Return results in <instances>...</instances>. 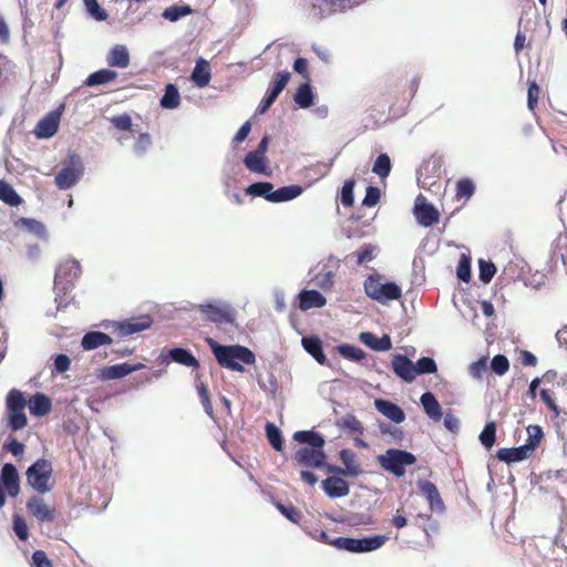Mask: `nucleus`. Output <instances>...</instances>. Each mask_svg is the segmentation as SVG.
Wrapping results in <instances>:
<instances>
[{"instance_id": "72a5a7b5", "label": "nucleus", "mask_w": 567, "mask_h": 567, "mask_svg": "<svg viewBox=\"0 0 567 567\" xmlns=\"http://www.w3.org/2000/svg\"><path fill=\"white\" fill-rule=\"evenodd\" d=\"M117 78V72L110 69H101L91 73L84 81L86 86H96L110 83Z\"/></svg>"}, {"instance_id": "f8f14e48", "label": "nucleus", "mask_w": 567, "mask_h": 567, "mask_svg": "<svg viewBox=\"0 0 567 567\" xmlns=\"http://www.w3.org/2000/svg\"><path fill=\"white\" fill-rule=\"evenodd\" d=\"M82 274L81 265L75 259H66L61 262L55 271V282L58 285L65 282L63 289H68L73 286L74 280L80 278Z\"/></svg>"}, {"instance_id": "20e7f679", "label": "nucleus", "mask_w": 567, "mask_h": 567, "mask_svg": "<svg viewBox=\"0 0 567 567\" xmlns=\"http://www.w3.org/2000/svg\"><path fill=\"white\" fill-rule=\"evenodd\" d=\"M528 439L524 445L517 447H503L496 453L499 461L507 464L524 461L533 454L543 437V430L539 425L527 426Z\"/></svg>"}, {"instance_id": "864d4df0", "label": "nucleus", "mask_w": 567, "mask_h": 567, "mask_svg": "<svg viewBox=\"0 0 567 567\" xmlns=\"http://www.w3.org/2000/svg\"><path fill=\"white\" fill-rule=\"evenodd\" d=\"M340 426L359 434H362L364 430L362 423L352 414L343 416L340 421Z\"/></svg>"}, {"instance_id": "6ab92c4d", "label": "nucleus", "mask_w": 567, "mask_h": 567, "mask_svg": "<svg viewBox=\"0 0 567 567\" xmlns=\"http://www.w3.org/2000/svg\"><path fill=\"white\" fill-rule=\"evenodd\" d=\"M340 460L344 468L332 467L331 471L346 476H359L362 473L360 464L357 462V455L351 450H341Z\"/></svg>"}, {"instance_id": "5fc2aeb1", "label": "nucleus", "mask_w": 567, "mask_h": 567, "mask_svg": "<svg viewBox=\"0 0 567 567\" xmlns=\"http://www.w3.org/2000/svg\"><path fill=\"white\" fill-rule=\"evenodd\" d=\"M276 507L278 511L290 522L298 524L301 518V512L296 508L293 505H284L281 503H277Z\"/></svg>"}, {"instance_id": "7ed1b4c3", "label": "nucleus", "mask_w": 567, "mask_h": 567, "mask_svg": "<svg viewBox=\"0 0 567 567\" xmlns=\"http://www.w3.org/2000/svg\"><path fill=\"white\" fill-rule=\"evenodd\" d=\"M363 288L369 298L382 305L402 297L401 287L395 282L384 281V277L380 274L369 275L363 282Z\"/></svg>"}, {"instance_id": "a211bd4d", "label": "nucleus", "mask_w": 567, "mask_h": 567, "mask_svg": "<svg viewBox=\"0 0 567 567\" xmlns=\"http://www.w3.org/2000/svg\"><path fill=\"white\" fill-rule=\"evenodd\" d=\"M392 370L396 377L411 383L415 380L414 362L406 355L395 354L392 359Z\"/></svg>"}, {"instance_id": "8fccbe9b", "label": "nucleus", "mask_w": 567, "mask_h": 567, "mask_svg": "<svg viewBox=\"0 0 567 567\" xmlns=\"http://www.w3.org/2000/svg\"><path fill=\"white\" fill-rule=\"evenodd\" d=\"M478 277L483 284H488L496 274V266L492 261L478 260Z\"/></svg>"}, {"instance_id": "f3484780", "label": "nucleus", "mask_w": 567, "mask_h": 567, "mask_svg": "<svg viewBox=\"0 0 567 567\" xmlns=\"http://www.w3.org/2000/svg\"><path fill=\"white\" fill-rule=\"evenodd\" d=\"M417 487L420 492L425 496L426 501L432 511L442 513L445 509L444 502L440 495V492L434 483L429 480H419Z\"/></svg>"}, {"instance_id": "6e6552de", "label": "nucleus", "mask_w": 567, "mask_h": 567, "mask_svg": "<svg viewBox=\"0 0 567 567\" xmlns=\"http://www.w3.org/2000/svg\"><path fill=\"white\" fill-rule=\"evenodd\" d=\"M83 175V165L78 155L70 156L69 162L55 175L54 182L59 189L73 187Z\"/></svg>"}, {"instance_id": "052dcab7", "label": "nucleus", "mask_w": 567, "mask_h": 567, "mask_svg": "<svg viewBox=\"0 0 567 567\" xmlns=\"http://www.w3.org/2000/svg\"><path fill=\"white\" fill-rule=\"evenodd\" d=\"M539 94L540 89L538 84L535 81L530 82L527 91V105L530 111H534L537 106Z\"/></svg>"}, {"instance_id": "39448f33", "label": "nucleus", "mask_w": 567, "mask_h": 567, "mask_svg": "<svg viewBox=\"0 0 567 567\" xmlns=\"http://www.w3.org/2000/svg\"><path fill=\"white\" fill-rule=\"evenodd\" d=\"M377 461L384 471L402 477L405 474V467L415 464L416 457L408 451L389 449L384 454L378 455Z\"/></svg>"}, {"instance_id": "a18cd8bd", "label": "nucleus", "mask_w": 567, "mask_h": 567, "mask_svg": "<svg viewBox=\"0 0 567 567\" xmlns=\"http://www.w3.org/2000/svg\"><path fill=\"white\" fill-rule=\"evenodd\" d=\"M415 377L420 374H432L437 371L436 362L430 357H422L414 363Z\"/></svg>"}, {"instance_id": "4c0bfd02", "label": "nucleus", "mask_w": 567, "mask_h": 567, "mask_svg": "<svg viewBox=\"0 0 567 567\" xmlns=\"http://www.w3.org/2000/svg\"><path fill=\"white\" fill-rule=\"evenodd\" d=\"M274 185L269 182H257L250 184L246 189V194L254 197H264L270 202V195L272 194Z\"/></svg>"}, {"instance_id": "dca6fc26", "label": "nucleus", "mask_w": 567, "mask_h": 567, "mask_svg": "<svg viewBox=\"0 0 567 567\" xmlns=\"http://www.w3.org/2000/svg\"><path fill=\"white\" fill-rule=\"evenodd\" d=\"M60 118L61 112L59 110H54L48 113L44 117H42L34 128V134L37 135V137H52L59 130Z\"/></svg>"}, {"instance_id": "f257e3e1", "label": "nucleus", "mask_w": 567, "mask_h": 567, "mask_svg": "<svg viewBox=\"0 0 567 567\" xmlns=\"http://www.w3.org/2000/svg\"><path fill=\"white\" fill-rule=\"evenodd\" d=\"M216 361L223 368L236 372H244L245 368L241 363L252 365L256 362L254 352L247 347L240 344L223 346L212 338L206 340Z\"/></svg>"}, {"instance_id": "e2e57ef3", "label": "nucleus", "mask_w": 567, "mask_h": 567, "mask_svg": "<svg viewBox=\"0 0 567 567\" xmlns=\"http://www.w3.org/2000/svg\"><path fill=\"white\" fill-rule=\"evenodd\" d=\"M380 189L378 187L369 186L362 200V205L367 207L375 206L380 200Z\"/></svg>"}, {"instance_id": "69168bd1", "label": "nucleus", "mask_w": 567, "mask_h": 567, "mask_svg": "<svg viewBox=\"0 0 567 567\" xmlns=\"http://www.w3.org/2000/svg\"><path fill=\"white\" fill-rule=\"evenodd\" d=\"M13 530H14L16 535L21 540L28 539V537H29V528H28V525H27L25 520L22 517H20V516L14 517V519H13Z\"/></svg>"}, {"instance_id": "4be33fe9", "label": "nucleus", "mask_w": 567, "mask_h": 567, "mask_svg": "<svg viewBox=\"0 0 567 567\" xmlns=\"http://www.w3.org/2000/svg\"><path fill=\"white\" fill-rule=\"evenodd\" d=\"M109 66L125 69L130 65L128 50L123 44L114 45L106 55Z\"/></svg>"}, {"instance_id": "37998d69", "label": "nucleus", "mask_w": 567, "mask_h": 567, "mask_svg": "<svg viewBox=\"0 0 567 567\" xmlns=\"http://www.w3.org/2000/svg\"><path fill=\"white\" fill-rule=\"evenodd\" d=\"M392 169V163L388 154H380L373 163L372 172L381 178H385L390 175Z\"/></svg>"}, {"instance_id": "393cba45", "label": "nucleus", "mask_w": 567, "mask_h": 567, "mask_svg": "<svg viewBox=\"0 0 567 567\" xmlns=\"http://www.w3.org/2000/svg\"><path fill=\"white\" fill-rule=\"evenodd\" d=\"M360 341L374 351H389L392 348V341L388 334L378 338L372 332H361Z\"/></svg>"}, {"instance_id": "680f3d73", "label": "nucleus", "mask_w": 567, "mask_h": 567, "mask_svg": "<svg viewBox=\"0 0 567 567\" xmlns=\"http://www.w3.org/2000/svg\"><path fill=\"white\" fill-rule=\"evenodd\" d=\"M290 73L288 71H281L278 72L271 83V87L274 91L278 92L279 94L284 91L286 85L288 84L290 80Z\"/></svg>"}, {"instance_id": "49530a36", "label": "nucleus", "mask_w": 567, "mask_h": 567, "mask_svg": "<svg viewBox=\"0 0 567 567\" xmlns=\"http://www.w3.org/2000/svg\"><path fill=\"white\" fill-rule=\"evenodd\" d=\"M480 441L483 446L491 449L496 441V423L494 421L487 422L480 434Z\"/></svg>"}, {"instance_id": "7c9ffc66", "label": "nucleus", "mask_w": 567, "mask_h": 567, "mask_svg": "<svg viewBox=\"0 0 567 567\" xmlns=\"http://www.w3.org/2000/svg\"><path fill=\"white\" fill-rule=\"evenodd\" d=\"M302 193V187L299 185H289L280 187L276 190L272 189L270 195L271 203H281L295 199Z\"/></svg>"}, {"instance_id": "bb28decb", "label": "nucleus", "mask_w": 567, "mask_h": 567, "mask_svg": "<svg viewBox=\"0 0 567 567\" xmlns=\"http://www.w3.org/2000/svg\"><path fill=\"white\" fill-rule=\"evenodd\" d=\"M375 406L380 413L395 423H401L405 419L403 410L395 403L380 399L375 401Z\"/></svg>"}, {"instance_id": "e433bc0d", "label": "nucleus", "mask_w": 567, "mask_h": 567, "mask_svg": "<svg viewBox=\"0 0 567 567\" xmlns=\"http://www.w3.org/2000/svg\"><path fill=\"white\" fill-rule=\"evenodd\" d=\"M293 439L303 444H308V447H323L324 440L321 434L313 431H298L293 434Z\"/></svg>"}, {"instance_id": "774afa93", "label": "nucleus", "mask_w": 567, "mask_h": 567, "mask_svg": "<svg viewBox=\"0 0 567 567\" xmlns=\"http://www.w3.org/2000/svg\"><path fill=\"white\" fill-rule=\"evenodd\" d=\"M71 360L66 354H58L54 359V369L58 373H64L70 369Z\"/></svg>"}, {"instance_id": "c9c22d12", "label": "nucleus", "mask_w": 567, "mask_h": 567, "mask_svg": "<svg viewBox=\"0 0 567 567\" xmlns=\"http://www.w3.org/2000/svg\"><path fill=\"white\" fill-rule=\"evenodd\" d=\"M169 357L173 361L181 363L185 367L198 368V360L186 349L174 348L169 351Z\"/></svg>"}, {"instance_id": "1a4fd4ad", "label": "nucleus", "mask_w": 567, "mask_h": 567, "mask_svg": "<svg viewBox=\"0 0 567 567\" xmlns=\"http://www.w3.org/2000/svg\"><path fill=\"white\" fill-rule=\"evenodd\" d=\"M197 310L206 320L216 324L234 323L235 321V313L233 309L227 305L207 302L198 305Z\"/></svg>"}, {"instance_id": "ea45409f", "label": "nucleus", "mask_w": 567, "mask_h": 567, "mask_svg": "<svg viewBox=\"0 0 567 567\" xmlns=\"http://www.w3.org/2000/svg\"><path fill=\"white\" fill-rule=\"evenodd\" d=\"M0 200L10 206H18L22 202L14 188L4 181H0Z\"/></svg>"}, {"instance_id": "a19ab883", "label": "nucleus", "mask_w": 567, "mask_h": 567, "mask_svg": "<svg viewBox=\"0 0 567 567\" xmlns=\"http://www.w3.org/2000/svg\"><path fill=\"white\" fill-rule=\"evenodd\" d=\"M386 540H388V537L383 536V535H375V536H371V537L360 538V539H358V543H360L358 545L359 551L365 553V551L377 550L380 547H382Z\"/></svg>"}, {"instance_id": "423d86ee", "label": "nucleus", "mask_w": 567, "mask_h": 567, "mask_svg": "<svg viewBox=\"0 0 567 567\" xmlns=\"http://www.w3.org/2000/svg\"><path fill=\"white\" fill-rule=\"evenodd\" d=\"M52 474L53 467L51 462L45 458H39L27 470V482L38 493L44 494L53 487Z\"/></svg>"}, {"instance_id": "473e14b6", "label": "nucleus", "mask_w": 567, "mask_h": 567, "mask_svg": "<svg viewBox=\"0 0 567 567\" xmlns=\"http://www.w3.org/2000/svg\"><path fill=\"white\" fill-rule=\"evenodd\" d=\"M244 164L250 172L268 174L266 156H262L254 151L247 153L244 158Z\"/></svg>"}, {"instance_id": "a878e982", "label": "nucleus", "mask_w": 567, "mask_h": 567, "mask_svg": "<svg viewBox=\"0 0 567 567\" xmlns=\"http://www.w3.org/2000/svg\"><path fill=\"white\" fill-rule=\"evenodd\" d=\"M1 477L9 495L17 496L20 486L16 466L10 463L4 464L1 471Z\"/></svg>"}, {"instance_id": "c756f323", "label": "nucleus", "mask_w": 567, "mask_h": 567, "mask_svg": "<svg viewBox=\"0 0 567 567\" xmlns=\"http://www.w3.org/2000/svg\"><path fill=\"white\" fill-rule=\"evenodd\" d=\"M159 105L166 110H174L181 105V94L175 84L168 83L165 86V92L161 97Z\"/></svg>"}, {"instance_id": "6e6d98bb", "label": "nucleus", "mask_w": 567, "mask_h": 567, "mask_svg": "<svg viewBox=\"0 0 567 567\" xmlns=\"http://www.w3.org/2000/svg\"><path fill=\"white\" fill-rule=\"evenodd\" d=\"M87 12L97 21H104L107 18V13L102 9L97 0H83Z\"/></svg>"}, {"instance_id": "58836bf2", "label": "nucleus", "mask_w": 567, "mask_h": 567, "mask_svg": "<svg viewBox=\"0 0 567 567\" xmlns=\"http://www.w3.org/2000/svg\"><path fill=\"white\" fill-rule=\"evenodd\" d=\"M193 12L194 10L188 4L171 6L163 11L162 17L171 22H176L177 20L189 16Z\"/></svg>"}, {"instance_id": "0e129e2a", "label": "nucleus", "mask_w": 567, "mask_h": 567, "mask_svg": "<svg viewBox=\"0 0 567 567\" xmlns=\"http://www.w3.org/2000/svg\"><path fill=\"white\" fill-rule=\"evenodd\" d=\"M487 371V358L483 357L470 365V373L473 378L482 379Z\"/></svg>"}, {"instance_id": "2f4dec72", "label": "nucleus", "mask_w": 567, "mask_h": 567, "mask_svg": "<svg viewBox=\"0 0 567 567\" xmlns=\"http://www.w3.org/2000/svg\"><path fill=\"white\" fill-rule=\"evenodd\" d=\"M302 346L305 350L311 354L320 364H323L327 361V358L322 351V342L318 337H303Z\"/></svg>"}, {"instance_id": "5701e85b", "label": "nucleus", "mask_w": 567, "mask_h": 567, "mask_svg": "<svg viewBox=\"0 0 567 567\" xmlns=\"http://www.w3.org/2000/svg\"><path fill=\"white\" fill-rule=\"evenodd\" d=\"M212 79L210 74V65L208 61L203 58H199L196 61V65L192 72L190 80L198 86L205 87L209 84Z\"/></svg>"}, {"instance_id": "f03ea898", "label": "nucleus", "mask_w": 567, "mask_h": 567, "mask_svg": "<svg viewBox=\"0 0 567 567\" xmlns=\"http://www.w3.org/2000/svg\"><path fill=\"white\" fill-rule=\"evenodd\" d=\"M364 0H302L300 3L303 14L312 21H321L336 13L350 10Z\"/></svg>"}, {"instance_id": "09e8293b", "label": "nucleus", "mask_w": 567, "mask_h": 567, "mask_svg": "<svg viewBox=\"0 0 567 567\" xmlns=\"http://www.w3.org/2000/svg\"><path fill=\"white\" fill-rule=\"evenodd\" d=\"M359 544L358 538L350 537H337L331 542V546L350 553H360L358 547Z\"/></svg>"}, {"instance_id": "aec40b11", "label": "nucleus", "mask_w": 567, "mask_h": 567, "mask_svg": "<svg viewBox=\"0 0 567 567\" xmlns=\"http://www.w3.org/2000/svg\"><path fill=\"white\" fill-rule=\"evenodd\" d=\"M322 488L331 498L347 496L350 492L349 484L346 480L338 476H329L322 481Z\"/></svg>"}, {"instance_id": "de8ad7c7", "label": "nucleus", "mask_w": 567, "mask_h": 567, "mask_svg": "<svg viewBox=\"0 0 567 567\" xmlns=\"http://www.w3.org/2000/svg\"><path fill=\"white\" fill-rule=\"evenodd\" d=\"M338 351L343 358L351 361H361L365 357V352L361 348L351 344H341L338 347Z\"/></svg>"}, {"instance_id": "412c9836", "label": "nucleus", "mask_w": 567, "mask_h": 567, "mask_svg": "<svg viewBox=\"0 0 567 567\" xmlns=\"http://www.w3.org/2000/svg\"><path fill=\"white\" fill-rule=\"evenodd\" d=\"M299 299V308L302 311H307L312 308H322L327 303L326 297L320 293L318 290L310 289V290H302L298 295Z\"/></svg>"}, {"instance_id": "0eeeda50", "label": "nucleus", "mask_w": 567, "mask_h": 567, "mask_svg": "<svg viewBox=\"0 0 567 567\" xmlns=\"http://www.w3.org/2000/svg\"><path fill=\"white\" fill-rule=\"evenodd\" d=\"M25 405L27 400L21 391L12 389L8 393L6 400V408L8 415V425L11 430L18 431L27 425L28 420L24 413Z\"/></svg>"}, {"instance_id": "bf43d9fd", "label": "nucleus", "mask_w": 567, "mask_h": 567, "mask_svg": "<svg viewBox=\"0 0 567 567\" xmlns=\"http://www.w3.org/2000/svg\"><path fill=\"white\" fill-rule=\"evenodd\" d=\"M110 121L120 131H130L132 128V118L126 113L114 115Z\"/></svg>"}, {"instance_id": "9b49d317", "label": "nucleus", "mask_w": 567, "mask_h": 567, "mask_svg": "<svg viewBox=\"0 0 567 567\" xmlns=\"http://www.w3.org/2000/svg\"><path fill=\"white\" fill-rule=\"evenodd\" d=\"M153 320L150 316H141L135 318H130L123 321H114L111 324L113 333L118 337H127L141 331L148 329L152 324Z\"/></svg>"}, {"instance_id": "4468645a", "label": "nucleus", "mask_w": 567, "mask_h": 567, "mask_svg": "<svg viewBox=\"0 0 567 567\" xmlns=\"http://www.w3.org/2000/svg\"><path fill=\"white\" fill-rule=\"evenodd\" d=\"M299 465L320 468L326 463V454L322 447H301L295 454Z\"/></svg>"}, {"instance_id": "338daca9", "label": "nucleus", "mask_w": 567, "mask_h": 567, "mask_svg": "<svg viewBox=\"0 0 567 567\" xmlns=\"http://www.w3.org/2000/svg\"><path fill=\"white\" fill-rule=\"evenodd\" d=\"M32 567H53L52 561L48 558L45 551L35 550L32 554Z\"/></svg>"}, {"instance_id": "cd10ccee", "label": "nucleus", "mask_w": 567, "mask_h": 567, "mask_svg": "<svg viewBox=\"0 0 567 567\" xmlns=\"http://www.w3.org/2000/svg\"><path fill=\"white\" fill-rule=\"evenodd\" d=\"M28 403L30 412L34 416L47 415L52 408L51 400L43 393H35Z\"/></svg>"}, {"instance_id": "ddd939ff", "label": "nucleus", "mask_w": 567, "mask_h": 567, "mask_svg": "<svg viewBox=\"0 0 567 567\" xmlns=\"http://www.w3.org/2000/svg\"><path fill=\"white\" fill-rule=\"evenodd\" d=\"M413 213L417 223L424 227H430L440 220L439 210L433 205L427 204L421 195L416 198Z\"/></svg>"}, {"instance_id": "13d9d810", "label": "nucleus", "mask_w": 567, "mask_h": 567, "mask_svg": "<svg viewBox=\"0 0 567 567\" xmlns=\"http://www.w3.org/2000/svg\"><path fill=\"white\" fill-rule=\"evenodd\" d=\"M353 188H354V182L353 181H346L342 189H341V203L346 207H351L353 205L354 198H353Z\"/></svg>"}, {"instance_id": "4d7b16f0", "label": "nucleus", "mask_w": 567, "mask_h": 567, "mask_svg": "<svg viewBox=\"0 0 567 567\" xmlns=\"http://www.w3.org/2000/svg\"><path fill=\"white\" fill-rule=\"evenodd\" d=\"M491 368L497 375H504L509 370V361L503 354H496L491 361Z\"/></svg>"}, {"instance_id": "79ce46f5", "label": "nucleus", "mask_w": 567, "mask_h": 567, "mask_svg": "<svg viewBox=\"0 0 567 567\" xmlns=\"http://www.w3.org/2000/svg\"><path fill=\"white\" fill-rule=\"evenodd\" d=\"M295 102L302 109H307L312 105L313 94L309 83H303L297 89Z\"/></svg>"}, {"instance_id": "9d476101", "label": "nucleus", "mask_w": 567, "mask_h": 567, "mask_svg": "<svg viewBox=\"0 0 567 567\" xmlns=\"http://www.w3.org/2000/svg\"><path fill=\"white\" fill-rule=\"evenodd\" d=\"M27 509L30 515L40 523H52L56 519L59 512L54 505L48 504L42 496H31L27 502Z\"/></svg>"}, {"instance_id": "3c124183", "label": "nucleus", "mask_w": 567, "mask_h": 567, "mask_svg": "<svg viewBox=\"0 0 567 567\" xmlns=\"http://www.w3.org/2000/svg\"><path fill=\"white\" fill-rule=\"evenodd\" d=\"M475 192V185L470 178H461L456 184V197L468 199Z\"/></svg>"}, {"instance_id": "603ef678", "label": "nucleus", "mask_w": 567, "mask_h": 567, "mask_svg": "<svg viewBox=\"0 0 567 567\" xmlns=\"http://www.w3.org/2000/svg\"><path fill=\"white\" fill-rule=\"evenodd\" d=\"M456 275L457 278L463 282H468L472 278L471 259L465 255H462L458 261Z\"/></svg>"}, {"instance_id": "c85d7f7f", "label": "nucleus", "mask_w": 567, "mask_h": 567, "mask_svg": "<svg viewBox=\"0 0 567 567\" xmlns=\"http://www.w3.org/2000/svg\"><path fill=\"white\" fill-rule=\"evenodd\" d=\"M420 401H421L424 412L426 413V415L430 419H432L434 421L441 420L442 409L433 393H431V392L423 393L421 395Z\"/></svg>"}, {"instance_id": "b1692460", "label": "nucleus", "mask_w": 567, "mask_h": 567, "mask_svg": "<svg viewBox=\"0 0 567 567\" xmlns=\"http://www.w3.org/2000/svg\"><path fill=\"white\" fill-rule=\"evenodd\" d=\"M113 340L109 334L101 331H90L83 336L81 347L90 351L102 346H110Z\"/></svg>"}, {"instance_id": "2eb2a0df", "label": "nucleus", "mask_w": 567, "mask_h": 567, "mask_svg": "<svg viewBox=\"0 0 567 567\" xmlns=\"http://www.w3.org/2000/svg\"><path fill=\"white\" fill-rule=\"evenodd\" d=\"M144 368L143 363L131 364L123 362L110 367H104L97 370V378L102 381L121 379L128 375L130 373Z\"/></svg>"}, {"instance_id": "c03bdc74", "label": "nucleus", "mask_w": 567, "mask_h": 567, "mask_svg": "<svg viewBox=\"0 0 567 567\" xmlns=\"http://www.w3.org/2000/svg\"><path fill=\"white\" fill-rule=\"evenodd\" d=\"M266 434L270 445L276 451L281 452L284 449V441L279 429L274 423L268 422L266 424Z\"/></svg>"}, {"instance_id": "f704fd0d", "label": "nucleus", "mask_w": 567, "mask_h": 567, "mask_svg": "<svg viewBox=\"0 0 567 567\" xmlns=\"http://www.w3.org/2000/svg\"><path fill=\"white\" fill-rule=\"evenodd\" d=\"M336 274L329 267L324 266L320 271H318L312 281L315 285L322 289L323 291H329L332 289L334 285Z\"/></svg>"}]
</instances>
